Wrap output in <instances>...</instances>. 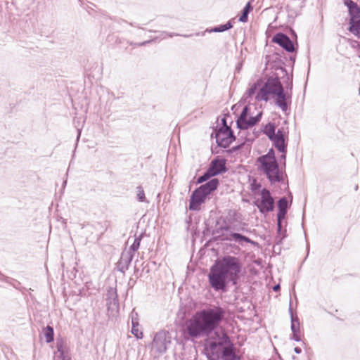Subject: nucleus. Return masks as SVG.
I'll return each mask as SVG.
<instances>
[{
    "label": "nucleus",
    "instance_id": "f257e3e1",
    "mask_svg": "<svg viewBox=\"0 0 360 360\" xmlns=\"http://www.w3.org/2000/svg\"><path fill=\"white\" fill-rule=\"evenodd\" d=\"M276 96V103L283 110L287 109L286 96L277 77L261 78L249 85L243 96L248 102L252 101L266 102L270 98Z\"/></svg>",
    "mask_w": 360,
    "mask_h": 360
},
{
    "label": "nucleus",
    "instance_id": "f03ea898",
    "mask_svg": "<svg viewBox=\"0 0 360 360\" xmlns=\"http://www.w3.org/2000/svg\"><path fill=\"white\" fill-rule=\"evenodd\" d=\"M241 270L238 258L233 256H224L216 260L208 275L209 282L215 290H224L229 282L236 283Z\"/></svg>",
    "mask_w": 360,
    "mask_h": 360
},
{
    "label": "nucleus",
    "instance_id": "7ed1b4c3",
    "mask_svg": "<svg viewBox=\"0 0 360 360\" xmlns=\"http://www.w3.org/2000/svg\"><path fill=\"white\" fill-rule=\"evenodd\" d=\"M224 311L221 308L213 307L197 312L186 322V331L193 338L208 335L221 322Z\"/></svg>",
    "mask_w": 360,
    "mask_h": 360
},
{
    "label": "nucleus",
    "instance_id": "20e7f679",
    "mask_svg": "<svg viewBox=\"0 0 360 360\" xmlns=\"http://www.w3.org/2000/svg\"><path fill=\"white\" fill-rule=\"evenodd\" d=\"M262 115V112L257 110L252 104H250L243 108L237 120V126L240 130L238 136L242 140L252 141L254 139V134H248L246 131L260 120Z\"/></svg>",
    "mask_w": 360,
    "mask_h": 360
},
{
    "label": "nucleus",
    "instance_id": "39448f33",
    "mask_svg": "<svg viewBox=\"0 0 360 360\" xmlns=\"http://www.w3.org/2000/svg\"><path fill=\"white\" fill-rule=\"evenodd\" d=\"M257 165L259 170L266 176L271 184L280 182L283 180V172L278 167L274 152L272 149H271L267 154L258 158Z\"/></svg>",
    "mask_w": 360,
    "mask_h": 360
},
{
    "label": "nucleus",
    "instance_id": "423d86ee",
    "mask_svg": "<svg viewBox=\"0 0 360 360\" xmlns=\"http://www.w3.org/2000/svg\"><path fill=\"white\" fill-rule=\"evenodd\" d=\"M205 349L210 360H238L226 335L218 342H208Z\"/></svg>",
    "mask_w": 360,
    "mask_h": 360
},
{
    "label": "nucleus",
    "instance_id": "0eeeda50",
    "mask_svg": "<svg viewBox=\"0 0 360 360\" xmlns=\"http://www.w3.org/2000/svg\"><path fill=\"white\" fill-rule=\"evenodd\" d=\"M172 337L169 332L161 330L157 333L152 343V351L158 356L164 354L170 345Z\"/></svg>",
    "mask_w": 360,
    "mask_h": 360
},
{
    "label": "nucleus",
    "instance_id": "6e6552de",
    "mask_svg": "<svg viewBox=\"0 0 360 360\" xmlns=\"http://www.w3.org/2000/svg\"><path fill=\"white\" fill-rule=\"evenodd\" d=\"M264 133L274 143L275 147L281 153L285 151V138L283 131L278 129L275 132V127L273 124L269 123L264 127Z\"/></svg>",
    "mask_w": 360,
    "mask_h": 360
},
{
    "label": "nucleus",
    "instance_id": "1a4fd4ad",
    "mask_svg": "<svg viewBox=\"0 0 360 360\" xmlns=\"http://www.w3.org/2000/svg\"><path fill=\"white\" fill-rule=\"evenodd\" d=\"M345 4L351 15L349 30L360 38V10L356 4L351 0H346Z\"/></svg>",
    "mask_w": 360,
    "mask_h": 360
},
{
    "label": "nucleus",
    "instance_id": "9d476101",
    "mask_svg": "<svg viewBox=\"0 0 360 360\" xmlns=\"http://www.w3.org/2000/svg\"><path fill=\"white\" fill-rule=\"evenodd\" d=\"M222 122L224 126L216 131L215 138L219 146L226 148L233 141L235 137L231 129L226 125L224 119Z\"/></svg>",
    "mask_w": 360,
    "mask_h": 360
},
{
    "label": "nucleus",
    "instance_id": "9b49d317",
    "mask_svg": "<svg viewBox=\"0 0 360 360\" xmlns=\"http://www.w3.org/2000/svg\"><path fill=\"white\" fill-rule=\"evenodd\" d=\"M258 207L262 212H266L273 210L274 199L270 195L269 191L263 189L261 193V202Z\"/></svg>",
    "mask_w": 360,
    "mask_h": 360
},
{
    "label": "nucleus",
    "instance_id": "f8f14e48",
    "mask_svg": "<svg viewBox=\"0 0 360 360\" xmlns=\"http://www.w3.org/2000/svg\"><path fill=\"white\" fill-rule=\"evenodd\" d=\"M57 351L54 352V359H60L61 360H72L70 353V348L66 343L60 340L56 342Z\"/></svg>",
    "mask_w": 360,
    "mask_h": 360
},
{
    "label": "nucleus",
    "instance_id": "ddd939ff",
    "mask_svg": "<svg viewBox=\"0 0 360 360\" xmlns=\"http://www.w3.org/2000/svg\"><path fill=\"white\" fill-rule=\"evenodd\" d=\"M207 197L198 190H195L190 199L189 209L191 210H198L200 205L205 202Z\"/></svg>",
    "mask_w": 360,
    "mask_h": 360
},
{
    "label": "nucleus",
    "instance_id": "4468645a",
    "mask_svg": "<svg viewBox=\"0 0 360 360\" xmlns=\"http://www.w3.org/2000/svg\"><path fill=\"white\" fill-rule=\"evenodd\" d=\"M273 41L279 44L288 52L294 51V46L292 41L283 34H277L273 38Z\"/></svg>",
    "mask_w": 360,
    "mask_h": 360
},
{
    "label": "nucleus",
    "instance_id": "2eb2a0df",
    "mask_svg": "<svg viewBox=\"0 0 360 360\" xmlns=\"http://www.w3.org/2000/svg\"><path fill=\"white\" fill-rule=\"evenodd\" d=\"M278 212L277 215L278 227V230L281 228V221L284 219L287 208H288V200L285 198H281L278 203Z\"/></svg>",
    "mask_w": 360,
    "mask_h": 360
},
{
    "label": "nucleus",
    "instance_id": "dca6fc26",
    "mask_svg": "<svg viewBox=\"0 0 360 360\" xmlns=\"http://www.w3.org/2000/svg\"><path fill=\"white\" fill-rule=\"evenodd\" d=\"M219 181L217 179H212L207 183L200 186L197 190L201 191L206 197L218 186Z\"/></svg>",
    "mask_w": 360,
    "mask_h": 360
},
{
    "label": "nucleus",
    "instance_id": "f3484780",
    "mask_svg": "<svg viewBox=\"0 0 360 360\" xmlns=\"http://www.w3.org/2000/svg\"><path fill=\"white\" fill-rule=\"evenodd\" d=\"M225 169L224 162L222 160H214L209 168V174L215 176L223 172Z\"/></svg>",
    "mask_w": 360,
    "mask_h": 360
},
{
    "label": "nucleus",
    "instance_id": "a211bd4d",
    "mask_svg": "<svg viewBox=\"0 0 360 360\" xmlns=\"http://www.w3.org/2000/svg\"><path fill=\"white\" fill-rule=\"evenodd\" d=\"M229 240H233L235 241L240 245H243L245 242V243H252L251 240L248 238L242 236L241 234L233 233H231L229 237L226 238Z\"/></svg>",
    "mask_w": 360,
    "mask_h": 360
},
{
    "label": "nucleus",
    "instance_id": "6ab92c4d",
    "mask_svg": "<svg viewBox=\"0 0 360 360\" xmlns=\"http://www.w3.org/2000/svg\"><path fill=\"white\" fill-rule=\"evenodd\" d=\"M131 333L138 339L143 338V333L137 321L132 319Z\"/></svg>",
    "mask_w": 360,
    "mask_h": 360
},
{
    "label": "nucleus",
    "instance_id": "aec40b11",
    "mask_svg": "<svg viewBox=\"0 0 360 360\" xmlns=\"http://www.w3.org/2000/svg\"><path fill=\"white\" fill-rule=\"evenodd\" d=\"M44 337L46 338V342H48V343L51 342L53 340V335H54L53 328L51 326H46L44 329Z\"/></svg>",
    "mask_w": 360,
    "mask_h": 360
},
{
    "label": "nucleus",
    "instance_id": "412c9836",
    "mask_svg": "<svg viewBox=\"0 0 360 360\" xmlns=\"http://www.w3.org/2000/svg\"><path fill=\"white\" fill-rule=\"evenodd\" d=\"M291 329L292 333H299L300 331V323L297 318H294L292 316L291 318Z\"/></svg>",
    "mask_w": 360,
    "mask_h": 360
},
{
    "label": "nucleus",
    "instance_id": "4be33fe9",
    "mask_svg": "<svg viewBox=\"0 0 360 360\" xmlns=\"http://www.w3.org/2000/svg\"><path fill=\"white\" fill-rule=\"evenodd\" d=\"M231 27H232L231 23V22H227L225 25H220V26H219L217 27H215L213 30V31L214 32H224V31L227 30H229V29H230Z\"/></svg>",
    "mask_w": 360,
    "mask_h": 360
},
{
    "label": "nucleus",
    "instance_id": "5701e85b",
    "mask_svg": "<svg viewBox=\"0 0 360 360\" xmlns=\"http://www.w3.org/2000/svg\"><path fill=\"white\" fill-rule=\"evenodd\" d=\"M137 198L139 201L143 202L145 200V193L141 187L137 188Z\"/></svg>",
    "mask_w": 360,
    "mask_h": 360
},
{
    "label": "nucleus",
    "instance_id": "b1692460",
    "mask_svg": "<svg viewBox=\"0 0 360 360\" xmlns=\"http://www.w3.org/2000/svg\"><path fill=\"white\" fill-rule=\"evenodd\" d=\"M210 176H212V175L209 174V170L206 174H205L203 176H200L198 180V183H202L203 181H207Z\"/></svg>",
    "mask_w": 360,
    "mask_h": 360
},
{
    "label": "nucleus",
    "instance_id": "393cba45",
    "mask_svg": "<svg viewBox=\"0 0 360 360\" xmlns=\"http://www.w3.org/2000/svg\"><path fill=\"white\" fill-rule=\"evenodd\" d=\"M248 11L243 9L242 15L240 17L239 20L243 22H245L248 20Z\"/></svg>",
    "mask_w": 360,
    "mask_h": 360
},
{
    "label": "nucleus",
    "instance_id": "a878e982",
    "mask_svg": "<svg viewBox=\"0 0 360 360\" xmlns=\"http://www.w3.org/2000/svg\"><path fill=\"white\" fill-rule=\"evenodd\" d=\"M298 333H292V339L295 340V341L300 340V338Z\"/></svg>",
    "mask_w": 360,
    "mask_h": 360
},
{
    "label": "nucleus",
    "instance_id": "bb28decb",
    "mask_svg": "<svg viewBox=\"0 0 360 360\" xmlns=\"http://www.w3.org/2000/svg\"><path fill=\"white\" fill-rule=\"evenodd\" d=\"M139 246V241H137V240H135V242L134 243V244L131 245V248H133L134 250L138 249Z\"/></svg>",
    "mask_w": 360,
    "mask_h": 360
},
{
    "label": "nucleus",
    "instance_id": "cd10ccee",
    "mask_svg": "<svg viewBox=\"0 0 360 360\" xmlns=\"http://www.w3.org/2000/svg\"><path fill=\"white\" fill-rule=\"evenodd\" d=\"M244 9L245 11H248V12H250V11L252 9V7H251V5H250V3H248L245 6V7L244 8Z\"/></svg>",
    "mask_w": 360,
    "mask_h": 360
},
{
    "label": "nucleus",
    "instance_id": "c85d7f7f",
    "mask_svg": "<svg viewBox=\"0 0 360 360\" xmlns=\"http://www.w3.org/2000/svg\"><path fill=\"white\" fill-rule=\"evenodd\" d=\"M294 351H295L297 354H300V353H301V352H302L301 349H300V348H299V347H295V349H294Z\"/></svg>",
    "mask_w": 360,
    "mask_h": 360
},
{
    "label": "nucleus",
    "instance_id": "c756f323",
    "mask_svg": "<svg viewBox=\"0 0 360 360\" xmlns=\"http://www.w3.org/2000/svg\"><path fill=\"white\" fill-rule=\"evenodd\" d=\"M279 288H280L279 285H276L273 288V289L274 291H277L279 289Z\"/></svg>",
    "mask_w": 360,
    "mask_h": 360
}]
</instances>
